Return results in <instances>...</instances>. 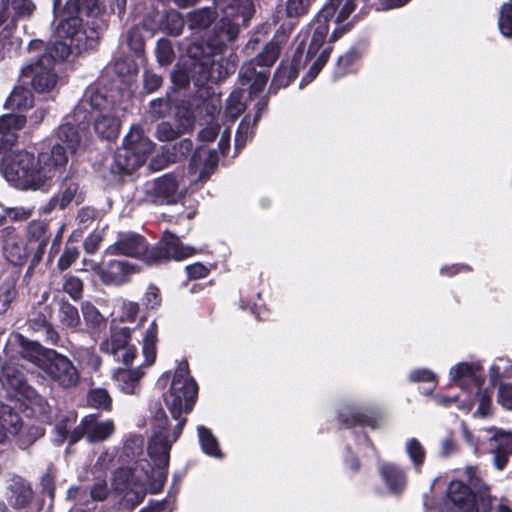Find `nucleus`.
Masks as SVG:
<instances>
[{"label":"nucleus","mask_w":512,"mask_h":512,"mask_svg":"<svg viewBox=\"0 0 512 512\" xmlns=\"http://www.w3.org/2000/svg\"><path fill=\"white\" fill-rule=\"evenodd\" d=\"M88 120L86 102H80L56 130L57 141L50 152L38 155L25 150L6 153L0 172L18 189L48 191L64 174L69 157L84 145Z\"/></svg>","instance_id":"1"},{"label":"nucleus","mask_w":512,"mask_h":512,"mask_svg":"<svg viewBox=\"0 0 512 512\" xmlns=\"http://www.w3.org/2000/svg\"><path fill=\"white\" fill-rule=\"evenodd\" d=\"M216 7L222 11V18L215 38L206 47L194 44L188 49L195 60L192 78L199 86L217 83L228 76L231 66L224 63L222 49L236 39L240 25H246L254 13L252 0H216Z\"/></svg>","instance_id":"2"},{"label":"nucleus","mask_w":512,"mask_h":512,"mask_svg":"<svg viewBox=\"0 0 512 512\" xmlns=\"http://www.w3.org/2000/svg\"><path fill=\"white\" fill-rule=\"evenodd\" d=\"M198 386L189 376L187 361H181L174 373L171 387L164 395V401L169 409L175 425L169 424L163 410H158L152 420L153 434L148 444V455L159 469H166L169 464L171 446L180 437L186 423V416L195 403Z\"/></svg>","instance_id":"3"},{"label":"nucleus","mask_w":512,"mask_h":512,"mask_svg":"<svg viewBox=\"0 0 512 512\" xmlns=\"http://www.w3.org/2000/svg\"><path fill=\"white\" fill-rule=\"evenodd\" d=\"M355 7V0H330L311 25L313 34L306 54L301 44L293 55L290 67H281L276 71L274 82L279 86H287L297 77L298 71L311 61L308 74L302 79V83L312 81L324 67L332 51L331 45L325 42L329 22L333 21L336 24L330 37V41L334 42L349 28V24L343 23Z\"/></svg>","instance_id":"4"},{"label":"nucleus","mask_w":512,"mask_h":512,"mask_svg":"<svg viewBox=\"0 0 512 512\" xmlns=\"http://www.w3.org/2000/svg\"><path fill=\"white\" fill-rule=\"evenodd\" d=\"M106 253L109 255H124L134 258H143L153 264L162 259L184 260L195 253L191 246H184L180 239L166 231L159 243V246L148 249L145 239L134 232H120L117 240L111 244Z\"/></svg>","instance_id":"5"},{"label":"nucleus","mask_w":512,"mask_h":512,"mask_svg":"<svg viewBox=\"0 0 512 512\" xmlns=\"http://www.w3.org/2000/svg\"><path fill=\"white\" fill-rule=\"evenodd\" d=\"M80 12L78 0L67 1L55 30L56 40L43 54L51 59L53 66L55 62L66 59L73 49L81 53L93 47L94 31L91 30L89 35L87 29L81 27Z\"/></svg>","instance_id":"6"},{"label":"nucleus","mask_w":512,"mask_h":512,"mask_svg":"<svg viewBox=\"0 0 512 512\" xmlns=\"http://www.w3.org/2000/svg\"><path fill=\"white\" fill-rule=\"evenodd\" d=\"M449 378L458 386L465 398L461 399L463 411L468 413L475 404L478 405L474 416L490 415L492 391L483 389V365L480 361L459 362L449 370Z\"/></svg>","instance_id":"7"},{"label":"nucleus","mask_w":512,"mask_h":512,"mask_svg":"<svg viewBox=\"0 0 512 512\" xmlns=\"http://www.w3.org/2000/svg\"><path fill=\"white\" fill-rule=\"evenodd\" d=\"M468 485L461 481H451L447 497L451 512H478L480 506L486 509L490 505L488 488L482 483L476 467L466 468Z\"/></svg>","instance_id":"8"},{"label":"nucleus","mask_w":512,"mask_h":512,"mask_svg":"<svg viewBox=\"0 0 512 512\" xmlns=\"http://www.w3.org/2000/svg\"><path fill=\"white\" fill-rule=\"evenodd\" d=\"M158 342V325L152 321L142 332L140 344L144 363L134 369L119 368L114 373V379L121 391L126 394H136L140 389V380L144 376V367L151 366L156 359Z\"/></svg>","instance_id":"9"},{"label":"nucleus","mask_w":512,"mask_h":512,"mask_svg":"<svg viewBox=\"0 0 512 512\" xmlns=\"http://www.w3.org/2000/svg\"><path fill=\"white\" fill-rule=\"evenodd\" d=\"M153 150V143L143 133L140 126L134 125L125 136L123 145L114 155V166L118 171L130 174L141 167Z\"/></svg>","instance_id":"10"},{"label":"nucleus","mask_w":512,"mask_h":512,"mask_svg":"<svg viewBox=\"0 0 512 512\" xmlns=\"http://www.w3.org/2000/svg\"><path fill=\"white\" fill-rule=\"evenodd\" d=\"M279 53V44L272 41L264 47L255 60L246 62L241 67L240 80L242 85L250 86L251 97L265 88L269 75L268 68L275 63Z\"/></svg>","instance_id":"11"},{"label":"nucleus","mask_w":512,"mask_h":512,"mask_svg":"<svg viewBox=\"0 0 512 512\" xmlns=\"http://www.w3.org/2000/svg\"><path fill=\"white\" fill-rule=\"evenodd\" d=\"M186 189L184 170L164 174L144 185V191L151 201L161 205L177 203Z\"/></svg>","instance_id":"12"},{"label":"nucleus","mask_w":512,"mask_h":512,"mask_svg":"<svg viewBox=\"0 0 512 512\" xmlns=\"http://www.w3.org/2000/svg\"><path fill=\"white\" fill-rule=\"evenodd\" d=\"M81 102H86L87 110L89 106L95 111L94 129L98 136L106 140L115 139L120 129L118 110L98 92H91L89 99Z\"/></svg>","instance_id":"13"},{"label":"nucleus","mask_w":512,"mask_h":512,"mask_svg":"<svg viewBox=\"0 0 512 512\" xmlns=\"http://www.w3.org/2000/svg\"><path fill=\"white\" fill-rule=\"evenodd\" d=\"M464 434L466 440L474 446L475 453L480 451L479 442L488 441L489 450L494 455L493 463L497 469L502 470L507 465L508 457L512 454L511 433L495 430L494 428H486L480 431L477 442H474L470 432L465 430Z\"/></svg>","instance_id":"14"},{"label":"nucleus","mask_w":512,"mask_h":512,"mask_svg":"<svg viewBox=\"0 0 512 512\" xmlns=\"http://www.w3.org/2000/svg\"><path fill=\"white\" fill-rule=\"evenodd\" d=\"M132 331L129 327L111 326L109 336L99 345L100 351L129 367L137 357V348L131 343Z\"/></svg>","instance_id":"15"},{"label":"nucleus","mask_w":512,"mask_h":512,"mask_svg":"<svg viewBox=\"0 0 512 512\" xmlns=\"http://www.w3.org/2000/svg\"><path fill=\"white\" fill-rule=\"evenodd\" d=\"M8 434L18 435V444L25 449L43 436L44 430L38 426L24 427L19 415L0 403V443L6 440Z\"/></svg>","instance_id":"16"},{"label":"nucleus","mask_w":512,"mask_h":512,"mask_svg":"<svg viewBox=\"0 0 512 512\" xmlns=\"http://www.w3.org/2000/svg\"><path fill=\"white\" fill-rule=\"evenodd\" d=\"M44 374L62 388L75 387L79 382V372L73 362L55 351H47L46 361L42 364Z\"/></svg>","instance_id":"17"},{"label":"nucleus","mask_w":512,"mask_h":512,"mask_svg":"<svg viewBox=\"0 0 512 512\" xmlns=\"http://www.w3.org/2000/svg\"><path fill=\"white\" fill-rule=\"evenodd\" d=\"M54 66L47 55H41L39 59L22 68V75L31 78V85L38 93L53 91L58 83V77L54 72Z\"/></svg>","instance_id":"18"},{"label":"nucleus","mask_w":512,"mask_h":512,"mask_svg":"<svg viewBox=\"0 0 512 512\" xmlns=\"http://www.w3.org/2000/svg\"><path fill=\"white\" fill-rule=\"evenodd\" d=\"M101 282L108 286H121L139 272L137 265L126 260H109L94 267Z\"/></svg>","instance_id":"19"},{"label":"nucleus","mask_w":512,"mask_h":512,"mask_svg":"<svg viewBox=\"0 0 512 512\" xmlns=\"http://www.w3.org/2000/svg\"><path fill=\"white\" fill-rule=\"evenodd\" d=\"M114 432L113 422L110 420L100 422L94 415L85 416L80 425L70 435V443H75L83 436L89 442L106 440Z\"/></svg>","instance_id":"20"},{"label":"nucleus","mask_w":512,"mask_h":512,"mask_svg":"<svg viewBox=\"0 0 512 512\" xmlns=\"http://www.w3.org/2000/svg\"><path fill=\"white\" fill-rule=\"evenodd\" d=\"M218 164V155L214 150L200 147L193 154L189 164L190 185H197L198 182L206 181L213 173Z\"/></svg>","instance_id":"21"},{"label":"nucleus","mask_w":512,"mask_h":512,"mask_svg":"<svg viewBox=\"0 0 512 512\" xmlns=\"http://www.w3.org/2000/svg\"><path fill=\"white\" fill-rule=\"evenodd\" d=\"M34 9L30 0H0V39L7 36L16 19L30 16Z\"/></svg>","instance_id":"22"},{"label":"nucleus","mask_w":512,"mask_h":512,"mask_svg":"<svg viewBox=\"0 0 512 512\" xmlns=\"http://www.w3.org/2000/svg\"><path fill=\"white\" fill-rule=\"evenodd\" d=\"M4 241V255L6 259L13 265L23 264L29 253L32 252L28 244L15 234L14 228L7 227L1 231Z\"/></svg>","instance_id":"23"},{"label":"nucleus","mask_w":512,"mask_h":512,"mask_svg":"<svg viewBox=\"0 0 512 512\" xmlns=\"http://www.w3.org/2000/svg\"><path fill=\"white\" fill-rule=\"evenodd\" d=\"M83 201L79 186L75 182L64 183L60 190L44 205L41 207L43 214H50L56 209L64 210L70 204H80Z\"/></svg>","instance_id":"24"},{"label":"nucleus","mask_w":512,"mask_h":512,"mask_svg":"<svg viewBox=\"0 0 512 512\" xmlns=\"http://www.w3.org/2000/svg\"><path fill=\"white\" fill-rule=\"evenodd\" d=\"M5 495L9 505L15 509L26 507L33 499L30 484L19 476H14L9 480Z\"/></svg>","instance_id":"25"},{"label":"nucleus","mask_w":512,"mask_h":512,"mask_svg":"<svg viewBox=\"0 0 512 512\" xmlns=\"http://www.w3.org/2000/svg\"><path fill=\"white\" fill-rule=\"evenodd\" d=\"M379 474L390 493L401 494L407 485L405 469L395 463L384 462L379 466Z\"/></svg>","instance_id":"26"},{"label":"nucleus","mask_w":512,"mask_h":512,"mask_svg":"<svg viewBox=\"0 0 512 512\" xmlns=\"http://www.w3.org/2000/svg\"><path fill=\"white\" fill-rule=\"evenodd\" d=\"M26 118L8 114L0 117V152L11 147L17 140V132L24 127Z\"/></svg>","instance_id":"27"},{"label":"nucleus","mask_w":512,"mask_h":512,"mask_svg":"<svg viewBox=\"0 0 512 512\" xmlns=\"http://www.w3.org/2000/svg\"><path fill=\"white\" fill-rule=\"evenodd\" d=\"M28 246L34 252V258L40 261L47 246L49 235L47 224L42 221H33L27 228Z\"/></svg>","instance_id":"28"},{"label":"nucleus","mask_w":512,"mask_h":512,"mask_svg":"<svg viewBox=\"0 0 512 512\" xmlns=\"http://www.w3.org/2000/svg\"><path fill=\"white\" fill-rule=\"evenodd\" d=\"M256 113L251 123L250 117L246 116L238 126L235 136V147L236 149L242 148L246 145L247 141L253 137L254 125L258 122L261 117L262 111L267 106V100L265 97H259L256 99L254 104Z\"/></svg>","instance_id":"29"},{"label":"nucleus","mask_w":512,"mask_h":512,"mask_svg":"<svg viewBox=\"0 0 512 512\" xmlns=\"http://www.w3.org/2000/svg\"><path fill=\"white\" fill-rule=\"evenodd\" d=\"M340 419L347 424L359 423L361 425H366L372 428L377 426L378 420L380 418L377 412H372L368 410H362L360 408L355 407H346L339 414Z\"/></svg>","instance_id":"30"},{"label":"nucleus","mask_w":512,"mask_h":512,"mask_svg":"<svg viewBox=\"0 0 512 512\" xmlns=\"http://www.w3.org/2000/svg\"><path fill=\"white\" fill-rule=\"evenodd\" d=\"M3 377L7 380V382L12 388L19 391L20 393L25 394L27 398H31L32 396H34L33 404H35L38 407L39 413H46V408L48 407L46 400L43 397L37 395L33 389L27 387L22 376H12L10 374V368H5L3 371Z\"/></svg>","instance_id":"31"},{"label":"nucleus","mask_w":512,"mask_h":512,"mask_svg":"<svg viewBox=\"0 0 512 512\" xmlns=\"http://www.w3.org/2000/svg\"><path fill=\"white\" fill-rule=\"evenodd\" d=\"M214 9L215 11L212 12L210 8H204L195 10L188 15V25L191 29H204L207 28L210 23L214 19V14L219 17V21L215 27L214 30V36L212 39L215 38V34L217 32V28L220 24L221 18H222V11L216 7V0H214Z\"/></svg>","instance_id":"32"},{"label":"nucleus","mask_w":512,"mask_h":512,"mask_svg":"<svg viewBox=\"0 0 512 512\" xmlns=\"http://www.w3.org/2000/svg\"><path fill=\"white\" fill-rule=\"evenodd\" d=\"M33 95L25 87H15L6 100V107L13 110L25 111L32 107Z\"/></svg>","instance_id":"33"},{"label":"nucleus","mask_w":512,"mask_h":512,"mask_svg":"<svg viewBox=\"0 0 512 512\" xmlns=\"http://www.w3.org/2000/svg\"><path fill=\"white\" fill-rule=\"evenodd\" d=\"M512 379V361L506 357L494 359L489 367V381L495 386L501 379Z\"/></svg>","instance_id":"34"},{"label":"nucleus","mask_w":512,"mask_h":512,"mask_svg":"<svg viewBox=\"0 0 512 512\" xmlns=\"http://www.w3.org/2000/svg\"><path fill=\"white\" fill-rule=\"evenodd\" d=\"M197 433L203 452L211 457L221 458L222 453L219 449L217 438L213 435L211 430L205 426H198Z\"/></svg>","instance_id":"35"},{"label":"nucleus","mask_w":512,"mask_h":512,"mask_svg":"<svg viewBox=\"0 0 512 512\" xmlns=\"http://www.w3.org/2000/svg\"><path fill=\"white\" fill-rule=\"evenodd\" d=\"M405 453L407 454L411 464L416 472L420 471V468L425 462L426 451L421 442L416 438H410L405 442Z\"/></svg>","instance_id":"36"},{"label":"nucleus","mask_w":512,"mask_h":512,"mask_svg":"<svg viewBox=\"0 0 512 512\" xmlns=\"http://www.w3.org/2000/svg\"><path fill=\"white\" fill-rule=\"evenodd\" d=\"M20 354L24 359L35 364L42 370V364L46 361L47 352H44L39 344L21 339Z\"/></svg>","instance_id":"37"},{"label":"nucleus","mask_w":512,"mask_h":512,"mask_svg":"<svg viewBox=\"0 0 512 512\" xmlns=\"http://www.w3.org/2000/svg\"><path fill=\"white\" fill-rule=\"evenodd\" d=\"M193 147V143L189 139H183L178 144L173 146V154L165 160H160L158 157L151 161V167L153 169H162L168 162H176L180 157L186 156Z\"/></svg>","instance_id":"38"},{"label":"nucleus","mask_w":512,"mask_h":512,"mask_svg":"<svg viewBox=\"0 0 512 512\" xmlns=\"http://www.w3.org/2000/svg\"><path fill=\"white\" fill-rule=\"evenodd\" d=\"M244 92L241 90L233 91L227 99L224 116L233 122L244 110L246 104L243 102Z\"/></svg>","instance_id":"39"},{"label":"nucleus","mask_w":512,"mask_h":512,"mask_svg":"<svg viewBox=\"0 0 512 512\" xmlns=\"http://www.w3.org/2000/svg\"><path fill=\"white\" fill-rule=\"evenodd\" d=\"M58 318L61 324L69 329H76L81 321L77 308L68 302L60 304Z\"/></svg>","instance_id":"40"},{"label":"nucleus","mask_w":512,"mask_h":512,"mask_svg":"<svg viewBox=\"0 0 512 512\" xmlns=\"http://www.w3.org/2000/svg\"><path fill=\"white\" fill-rule=\"evenodd\" d=\"M82 314L86 325L90 328H100L105 324V317L90 302H85L82 304Z\"/></svg>","instance_id":"41"},{"label":"nucleus","mask_w":512,"mask_h":512,"mask_svg":"<svg viewBox=\"0 0 512 512\" xmlns=\"http://www.w3.org/2000/svg\"><path fill=\"white\" fill-rule=\"evenodd\" d=\"M162 29L168 34L178 36L184 27V20L177 11H169L161 24Z\"/></svg>","instance_id":"42"},{"label":"nucleus","mask_w":512,"mask_h":512,"mask_svg":"<svg viewBox=\"0 0 512 512\" xmlns=\"http://www.w3.org/2000/svg\"><path fill=\"white\" fill-rule=\"evenodd\" d=\"M498 26L502 35L512 37V0L502 5Z\"/></svg>","instance_id":"43"},{"label":"nucleus","mask_w":512,"mask_h":512,"mask_svg":"<svg viewBox=\"0 0 512 512\" xmlns=\"http://www.w3.org/2000/svg\"><path fill=\"white\" fill-rule=\"evenodd\" d=\"M16 285L12 280L5 281L0 286V313H4L16 298Z\"/></svg>","instance_id":"44"},{"label":"nucleus","mask_w":512,"mask_h":512,"mask_svg":"<svg viewBox=\"0 0 512 512\" xmlns=\"http://www.w3.org/2000/svg\"><path fill=\"white\" fill-rule=\"evenodd\" d=\"M139 304L134 301L124 300L120 306L118 320L121 323H133L139 314Z\"/></svg>","instance_id":"45"},{"label":"nucleus","mask_w":512,"mask_h":512,"mask_svg":"<svg viewBox=\"0 0 512 512\" xmlns=\"http://www.w3.org/2000/svg\"><path fill=\"white\" fill-rule=\"evenodd\" d=\"M156 56L157 60L161 65H167L171 63L174 57L172 45L168 39H160L156 45Z\"/></svg>","instance_id":"46"},{"label":"nucleus","mask_w":512,"mask_h":512,"mask_svg":"<svg viewBox=\"0 0 512 512\" xmlns=\"http://www.w3.org/2000/svg\"><path fill=\"white\" fill-rule=\"evenodd\" d=\"M88 400L89 403L96 408L108 409L111 405V398L108 392L102 388L91 390Z\"/></svg>","instance_id":"47"},{"label":"nucleus","mask_w":512,"mask_h":512,"mask_svg":"<svg viewBox=\"0 0 512 512\" xmlns=\"http://www.w3.org/2000/svg\"><path fill=\"white\" fill-rule=\"evenodd\" d=\"M63 290L69 294L72 299L78 300L82 297L83 283L78 277L68 276L64 281Z\"/></svg>","instance_id":"48"},{"label":"nucleus","mask_w":512,"mask_h":512,"mask_svg":"<svg viewBox=\"0 0 512 512\" xmlns=\"http://www.w3.org/2000/svg\"><path fill=\"white\" fill-rule=\"evenodd\" d=\"M142 300L147 309L153 310L158 308L161 305L159 289L154 285H149Z\"/></svg>","instance_id":"49"},{"label":"nucleus","mask_w":512,"mask_h":512,"mask_svg":"<svg viewBox=\"0 0 512 512\" xmlns=\"http://www.w3.org/2000/svg\"><path fill=\"white\" fill-rule=\"evenodd\" d=\"M79 251L76 247L66 246L64 252L58 260V267L60 270L68 269L78 258Z\"/></svg>","instance_id":"50"},{"label":"nucleus","mask_w":512,"mask_h":512,"mask_svg":"<svg viewBox=\"0 0 512 512\" xmlns=\"http://www.w3.org/2000/svg\"><path fill=\"white\" fill-rule=\"evenodd\" d=\"M310 0H287L286 10L289 17H298L308 10Z\"/></svg>","instance_id":"51"},{"label":"nucleus","mask_w":512,"mask_h":512,"mask_svg":"<svg viewBox=\"0 0 512 512\" xmlns=\"http://www.w3.org/2000/svg\"><path fill=\"white\" fill-rule=\"evenodd\" d=\"M497 399L503 408L512 410V384H501L498 389Z\"/></svg>","instance_id":"52"},{"label":"nucleus","mask_w":512,"mask_h":512,"mask_svg":"<svg viewBox=\"0 0 512 512\" xmlns=\"http://www.w3.org/2000/svg\"><path fill=\"white\" fill-rule=\"evenodd\" d=\"M170 111V103L167 99H156L150 102V113L154 117H163Z\"/></svg>","instance_id":"53"},{"label":"nucleus","mask_w":512,"mask_h":512,"mask_svg":"<svg viewBox=\"0 0 512 512\" xmlns=\"http://www.w3.org/2000/svg\"><path fill=\"white\" fill-rule=\"evenodd\" d=\"M409 379L412 382H433L436 383V375L425 368H419L409 373Z\"/></svg>","instance_id":"54"},{"label":"nucleus","mask_w":512,"mask_h":512,"mask_svg":"<svg viewBox=\"0 0 512 512\" xmlns=\"http://www.w3.org/2000/svg\"><path fill=\"white\" fill-rule=\"evenodd\" d=\"M127 43L130 49L135 53H141L143 51L144 42L138 29L133 28L128 32Z\"/></svg>","instance_id":"55"},{"label":"nucleus","mask_w":512,"mask_h":512,"mask_svg":"<svg viewBox=\"0 0 512 512\" xmlns=\"http://www.w3.org/2000/svg\"><path fill=\"white\" fill-rule=\"evenodd\" d=\"M156 133L160 141H171L177 136V131L167 122L160 123Z\"/></svg>","instance_id":"56"},{"label":"nucleus","mask_w":512,"mask_h":512,"mask_svg":"<svg viewBox=\"0 0 512 512\" xmlns=\"http://www.w3.org/2000/svg\"><path fill=\"white\" fill-rule=\"evenodd\" d=\"M93 500L102 501L108 495V487L105 480H97L90 490Z\"/></svg>","instance_id":"57"},{"label":"nucleus","mask_w":512,"mask_h":512,"mask_svg":"<svg viewBox=\"0 0 512 512\" xmlns=\"http://www.w3.org/2000/svg\"><path fill=\"white\" fill-rule=\"evenodd\" d=\"M162 84V78L151 72L146 71L144 73V88L147 90V92L151 93L158 89Z\"/></svg>","instance_id":"58"},{"label":"nucleus","mask_w":512,"mask_h":512,"mask_svg":"<svg viewBox=\"0 0 512 512\" xmlns=\"http://www.w3.org/2000/svg\"><path fill=\"white\" fill-rule=\"evenodd\" d=\"M187 274L191 279H201L208 275V268L201 263H194L186 267Z\"/></svg>","instance_id":"59"},{"label":"nucleus","mask_w":512,"mask_h":512,"mask_svg":"<svg viewBox=\"0 0 512 512\" xmlns=\"http://www.w3.org/2000/svg\"><path fill=\"white\" fill-rule=\"evenodd\" d=\"M101 241H102V236H101L100 232L91 233L86 238V240L84 242V247H85L86 252L91 253V254L94 253L98 249Z\"/></svg>","instance_id":"60"},{"label":"nucleus","mask_w":512,"mask_h":512,"mask_svg":"<svg viewBox=\"0 0 512 512\" xmlns=\"http://www.w3.org/2000/svg\"><path fill=\"white\" fill-rule=\"evenodd\" d=\"M87 357L86 364L94 370L99 369L102 360L93 349H85L80 355L81 358Z\"/></svg>","instance_id":"61"},{"label":"nucleus","mask_w":512,"mask_h":512,"mask_svg":"<svg viewBox=\"0 0 512 512\" xmlns=\"http://www.w3.org/2000/svg\"><path fill=\"white\" fill-rule=\"evenodd\" d=\"M218 134V128L216 125H209L205 128H203L199 134L198 137L202 142H212Z\"/></svg>","instance_id":"62"},{"label":"nucleus","mask_w":512,"mask_h":512,"mask_svg":"<svg viewBox=\"0 0 512 512\" xmlns=\"http://www.w3.org/2000/svg\"><path fill=\"white\" fill-rule=\"evenodd\" d=\"M463 398H465V395L462 393H460L458 396H455V397H446L443 395H436L435 402L438 405H442V406H449L451 403L457 402L458 408L463 411V408H461L462 403L460 401Z\"/></svg>","instance_id":"63"},{"label":"nucleus","mask_w":512,"mask_h":512,"mask_svg":"<svg viewBox=\"0 0 512 512\" xmlns=\"http://www.w3.org/2000/svg\"><path fill=\"white\" fill-rule=\"evenodd\" d=\"M96 217V211L85 207L78 212V220L81 224L88 225Z\"/></svg>","instance_id":"64"}]
</instances>
